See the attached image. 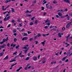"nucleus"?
<instances>
[{"mask_svg":"<svg viewBox=\"0 0 72 72\" xmlns=\"http://www.w3.org/2000/svg\"><path fill=\"white\" fill-rule=\"evenodd\" d=\"M5 46H6V44H4L3 45H2V46H1V48H4Z\"/></svg>","mask_w":72,"mask_h":72,"instance_id":"nucleus-11","label":"nucleus"},{"mask_svg":"<svg viewBox=\"0 0 72 72\" xmlns=\"http://www.w3.org/2000/svg\"><path fill=\"white\" fill-rule=\"evenodd\" d=\"M11 22H12V23H14V22H15V21L14 20H12Z\"/></svg>","mask_w":72,"mask_h":72,"instance_id":"nucleus-56","label":"nucleus"},{"mask_svg":"<svg viewBox=\"0 0 72 72\" xmlns=\"http://www.w3.org/2000/svg\"><path fill=\"white\" fill-rule=\"evenodd\" d=\"M17 39L15 38L14 39V41L15 42H17Z\"/></svg>","mask_w":72,"mask_h":72,"instance_id":"nucleus-24","label":"nucleus"},{"mask_svg":"<svg viewBox=\"0 0 72 72\" xmlns=\"http://www.w3.org/2000/svg\"><path fill=\"white\" fill-rule=\"evenodd\" d=\"M26 15L27 17H31V15H28V14H27Z\"/></svg>","mask_w":72,"mask_h":72,"instance_id":"nucleus-33","label":"nucleus"},{"mask_svg":"<svg viewBox=\"0 0 72 72\" xmlns=\"http://www.w3.org/2000/svg\"><path fill=\"white\" fill-rule=\"evenodd\" d=\"M11 2V0H9V1L6 0L5 1V2L6 3H8V2Z\"/></svg>","mask_w":72,"mask_h":72,"instance_id":"nucleus-18","label":"nucleus"},{"mask_svg":"<svg viewBox=\"0 0 72 72\" xmlns=\"http://www.w3.org/2000/svg\"><path fill=\"white\" fill-rule=\"evenodd\" d=\"M47 24L48 26H49L50 24V23L48 22L47 24Z\"/></svg>","mask_w":72,"mask_h":72,"instance_id":"nucleus-48","label":"nucleus"},{"mask_svg":"<svg viewBox=\"0 0 72 72\" xmlns=\"http://www.w3.org/2000/svg\"><path fill=\"white\" fill-rule=\"evenodd\" d=\"M71 49L72 50V47H71L70 49V50H69V51L70 52V51H71Z\"/></svg>","mask_w":72,"mask_h":72,"instance_id":"nucleus-52","label":"nucleus"},{"mask_svg":"<svg viewBox=\"0 0 72 72\" xmlns=\"http://www.w3.org/2000/svg\"><path fill=\"white\" fill-rule=\"evenodd\" d=\"M15 58L14 59H13L12 60V62H15L16 61V60H15Z\"/></svg>","mask_w":72,"mask_h":72,"instance_id":"nucleus-47","label":"nucleus"},{"mask_svg":"<svg viewBox=\"0 0 72 72\" xmlns=\"http://www.w3.org/2000/svg\"><path fill=\"white\" fill-rule=\"evenodd\" d=\"M42 35L43 36V37H45V36H46V35L45 34H42Z\"/></svg>","mask_w":72,"mask_h":72,"instance_id":"nucleus-37","label":"nucleus"},{"mask_svg":"<svg viewBox=\"0 0 72 72\" xmlns=\"http://www.w3.org/2000/svg\"><path fill=\"white\" fill-rule=\"evenodd\" d=\"M4 54V52H2L0 53V57H1V56H3V55Z\"/></svg>","mask_w":72,"mask_h":72,"instance_id":"nucleus-17","label":"nucleus"},{"mask_svg":"<svg viewBox=\"0 0 72 72\" xmlns=\"http://www.w3.org/2000/svg\"><path fill=\"white\" fill-rule=\"evenodd\" d=\"M27 32L28 34H30V33H32V32H31L30 31H28Z\"/></svg>","mask_w":72,"mask_h":72,"instance_id":"nucleus-41","label":"nucleus"},{"mask_svg":"<svg viewBox=\"0 0 72 72\" xmlns=\"http://www.w3.org/2000/svg\"><path fill=\"white\" fill-rule=\"evenodd\" d=\"M16 64H17V63H15V64H14L12 65L11 67H13V66H15V65H16Z\"/></svg>","mask_w":72,"mask_h":72,"instance_id":"nucleus-27","label":"nucleus"},{"mask_svg":"<svg viewBox=\"0 0 72 72\" xmlns=\"http://www.w3.org/2000/svg\"><path fill=\"white\" fill-rule=\"evenodd\" d=\"M16 53H17V52L16 51L15 53H14L13 55H16Z\"/></svg>","mask_w":72,"mask_h":72,"instance_id":"nucleus-44","label":"nucleus"},{"mask_svg":"<svg viewBox=\"0 0 72 72\" xmlns=\"http://www.w3.org/2000/svg\"><path fill=\"white\" fill-rule=\"evenodd\" d=\"M56 18H59V16L58 15H56Z\"/></svg>","mask_w":72,"mask_h":72,"instance_id":"nucleus-55","label":"nucleus"},{"mask_svg":"<svg viewBox=\"0 0 72 72\" xmlns=\"http://www.w3.org/2000/svg\"><path fill=\"white\" fill-rule=\"evenodd\" d=\"M8 40L9 39H8V37H7L6 39H3V41L4 42H6V41H8Z\"/></svg>","mask_w":72,"mask_h":72,"instance_id":"nucleus-3","label":"nucleus"},{"mask_svg":"<svg viewBox=\"0 0 72 72\" xmlns=\"http://www.w3.org/2000/svg\"><path fill=\"white\" fill-rule=\"evenodd\" d=\"M66 29V28H65V27H63V28H62V31H65V30Z\"/></svg>","mask_w":72,"mask_h":72,"instance_id":"nucleus-26","label":"nucleus"},{"mask_svg":"<svg viewBox=\"0 0 72 72\" xmlns=\"http://www.w3.org/2000/svg\"><path fill=\"white\" fill-rule=\"evenodd\" d=\"M62 1L66 3H68L69 4L70 3V1H69V0H62Z\"/></svg>","mask_w":72,"mask_h":72,"instance_id":"nucleus-4","label":"nucleus"},{"mask_svg":"<svg viewBox=\"0 0 72 72\" xmlns=\"http://www.w3.org/2000/svg\"><path fill=\"white\" fill-rule=\"evenodd\" d=\"M28 39V37H24V38H23L22 39V41H24V40H27Z\"/></svg>","mask_w":72,"mask_h":72,"instance_id":"nucleus-5","label":"nucleus"},{"mask_svg":"<svg viewBox=\"0 0 72 72\" xmlns=\"http://www.w3.org/2000/svg\"><path fill=\"white\" fill-rule=\"evenodd\" d=\"M33 22H31L30 23V25H31V26H32V25H33Z\"/></svg>","mask_w":72,"mask_h":72,"instance_id":"nucleus-40","label":"nucleus"},{"mask_svg":"<svg viewBox=\"0 0 72 72\" xmlns=\"http://www.w3.org/2000/svg\"><path fill=\"white\" fill-rule=\"evenodd\" d=\"M10 26H11V25L10 24H9L7 26V28H9V27H10Z\"/></svg>","mask_w":72,"mask_h":72,"instance_id":"nucleus-42","label":"nucleus"},{"mask_svg":"<svg viewBox=\"0 0 72 72\" xmlns=\"http://www.w3.org/2000/svg\"><path fill=\"white\" fill-rule=\"evenodd\" d=\"M44 28H45L46 29V28H48V26H45L44 27Z\"/></svg>","mask_w":72,"mask_h":72,"instance_id":"nucleus-49","label":"nucleus"},{"mask_svg":"<svg viewBox=\"0 0 72 72\" xmlns=\"http://www.w3.org/2000/svg\"><path fill=\"white\" fill-rule=\"evenodd\" d=\"M25 13H29V11H28V10H27L26 11V12H25Z\"/></svg>","mask_w":72,"mask_h":72,"instance_id":"nucleus-62","label":"nucleus"},{"mask_svg":"<svg viewBox=\"0 0 72 72\" xmlns=\"http://www.w3.org/2000/svg\"><path fill=\"white\" fill-rule=\"evenodd\" d=\"M72 23V22H69L66 26V28H69V27H70V26L71 24Z\"/></svg>","mask_w":72,"mask_h":72,"instance_id":"nucleus-1","label":"nucleus"},{"mask_svg":"<svg viewBox=\"0 0 72 72\" xmlns=\"http://www.w3.org/2000/svg\"><path fill=\"white\" fill-rule=\"evenodd\" d=\"M29 58H30V57H27L26 58V60H29Z\"/></svg>","mask_w":72,"mask_h":72,"instance_id":"nucleus-30","label":"nucleus"},{"mask_svg":"<svg viewBox=\"0 0 72 72\" xmlns=\"http://www.w3.org/2000/svg\"><path fill=\"white\" fill-rule=\"evenodd\" d=\"M10 46V44L9 43H8L7 44V46L9 47Z\"/></svg>","mask_w":72,"mask_h":72,"instance_id":"nucleus-51","label":"nucleus"},{"mask_svg":"<svg viewBox=\"0 0 72 72\" xmlns=\"http://www.w3.org/2000/svg\"><path fill=\"white\" fill-rule=\"evenodd\" d=\"M9 59V57H8V56H7L4 58L3 59L4 60H6L7 59Z\"/></svg>","mask_w":72,"mask_h":72,"instance_id":"nucleus-10","label":"nucleus"},{"mask_svg":"<svg viewBox=\"0 0 72 72\" xmlns=\"http://www.w3.org/2000/svg\"><path fill=\"white\" fill-rule=\"evenodd\" d=\"M52 30H53L54 31H55L57 30V29L55 28H53V29H52Z\"/></svg>","mask_w":72,"mask_h":72,"instance_id":"nucleus-59","label":"nucleus"},{"mask_svg":"<svg viewBox=\"0 0 72 72\" xmlns=\"http://www.w3.org/2000/svg\"><path fill=\"white\" fill-rule=\"evenodd\" d=\"M17 21L18 22H21V21H20V19H18Z\"/></svg>","mask_w":72,"mask_h":72,"instance_id":"nucleus-38","label":"nucleus"},{"mask_svg":"<svg viewBox=\"0 0 72 72\" xmlns=\"http://www.w3.org/2000/svg\"><path fill=\"white\" fill-rule=\"evenodd\" d=\"M33 59L34 60H37V58L36 57H35L33 58Z\"/></svg>","mask_w":72,"mask_h":72,"instance_id":"nucleus-23","label":"nucleus"},{"mask_svg":"<svg viewBox=\"0 0 72 72\" xmlns=\"http://www.w3.org/2000/svg\"><path fill=\"white\" fill-rule=\"evenodd\" d=\"M19 71H20V70L19 69L17 70L16 71H17V72H19Z\"/></svg>","mask_w":72,"mask_h":72,"instance_id":"nucleus-58","label":"nucleus"},{"mask_svg":"<svg viewBox=\"0 0 72 72\" xmlns=\"http://www.w3.org/2000/svg\"><path fill=\"white\" fill-rule=\"evenodd\" d=\"M45 62H46V61H43L42 62V63L44 64V63H45Z\"/></svg>","mask_w":72,"mask_h":72,"instance_id":"nucleus-61","label":"nucleus"},{"mask_svg":"<svg viewBox=\"0 0 72 72\" xmlns=\"http://www.w3.org/2000/svg\"><path fill=\"white\" fill-rule=\"evenodd\" d=\"M53 4H57V2L54 1L53 2Z\"/></svg>","mask_w":72,"mask_h":72,"instance_id":"nucleus-43","label":"nucleus"},{"mask_svg":"<svg viewBox=\"0 0 72 72\" xmlns=\"http://www.w3.org/2000/svg\"><path fill=\"white\" fill-rule=\"evenodd\" d=\"M24 57V56L22 55H21L20 56V57H21V58H22V57Z\"/></svg>","mask_w":72,"mask_h":72,"instance_id":"nucleus-34","label":"nucleus"},{"mask_svg":"<svg viewBox=\"0 0 72 72\" xmlns=\"http://www.w3.org/2000/svg\"><path fill=\"white\" fill-rule=\"evenodd\" d=\"M67 44L66 47H67V46H69V44H68V43H65L66 45H67Z\"/></svg>","mask_w":72,"mask_h":72,"instance_id":"nucleus-31","label":"nucleus"},{"mask_svg":"<svg viewBox=\"0 0 72 72\" xmlns=\"http://www.w3.org/2000/svg\"><path fill=\"white\" fill-rule=\"evenodd\" d=\"M29 49V48H27V50H24V52L25 54H26L27 53V51H28Z\"/></svg>","mask_w":72,"mask_h":72,"instance_id":"nucleus-6","label":"nucleus"},{"mask_svg":"<svg viewBox=\"0 0 72 72\" xmlns=\"http://www.w3.org/2000/svg\"><path fill=\"white\" fill-rule=\"evenodd\" d=\"M70 36V34H68V36L66 37V41H68V37Z\"/></svg>","mask_w":72,"mask_h":72,"instance_id":"nucleus-9","label":"nucleus"},{"mask_svg":"<svg viewBox=\"0 0 72 72\" xmlns=\"http://www.w3.org/2000/svg\"><path fill=\"white\" fill-rule=\"evenodd\" d=\"M8 12V11H7L6 12H4L3 13V14H5V13H7V12Z\"/></svg>","mask_w":72,"mask_h":72,"instance_id":"nucleus-54","label":"nucleus"},{"mask_svg":"<svg viewBox=\"0 0 72 72\" xmlns=\"http://www.w3.org/2000/svg\"><path fill=\"white\" fill-rule=\"evenodd\" d=\"M58 12H63V10H57Z\"/></svg>","mask_w":72,"mask_h":72,"instance_id":"nucleus-20","label":"nucleus"},{"mask_svg":"<svg viewBox=\"0 0 72 72\" xmlns=\"http://www.w3.org/2000/svg\"><path fill=\"white\" fill-rule=\"evenodd\" d=\"M68 14H67L66 15V16H61V18H65V17H68Z\"/></svg>","mask_w":72,"mask_h":72,"instance_id":"nucleus-8","label":"nucleus"},{"mask_svg":"<svg viewBox=\"0 0 72 72\" xmlns=\"http://www.w3.org/2000/svg\"><path fill=\"white\" fill-rule=\"evenodd\" d=\"M58 15L60 16V17H61V16H62V14H61V13L60 12H59L58 13Z\"/></svg>","mask_w":72,"mask_h":72,"instance_id":"nucleus-15","label":"nucleus"},{"mask_svg":"<svg viewBox=\"0 0 72 72\" xmlns=\"http://www.w3.org/2000/svg\"><path fill=\"white\" fill-rule=\"evenodd\" d=\"M10 16H9L6 19V17H5L4 19V21H8L9 19H10Z\"/></svg>","mask_w":72,"mask_h":72,"instance_id":"nucleus-2","label":"nucleus"},{"mask_svg":"<svg viewBox=\"0 0 72 72\" xmlns=\"http://www.w3.org/2000/svg\"><path fill=\"white\" fill-rule=\"evenodd\" d=\"M33 40V38H30V40H29V41H32V40Z\"/></svg>","mask_w":72,"mask_h":72,"instance_id":"nucleus-36","label":"nucleus"},{"mask_svg":"<svg viewBox=\"0 0 72 72\" xmlns=\"http://www.w3.org/2000/svg\"><path fill=\"white\" fill-rule=\"evenodd\" d=\"M26 46L28 47V44H27L26 46H25L24 47H22V49H27V47H26Z\"/></svg>","mask_w":72,"mask_h":72,"instance_id":"nucleus-7","label":"nucleus"},{"mask_svg":"<svg viewBox=\"0 0 72 72\" xmlns=\"http://www.w3.org/2000/svg\"><path fill=\"white\" fill-rule=\"evenodd\" d=\"M22 35L23 36H27L28 35L27 33H22Z\"/></svg>","mask_w":72,"mask_h":72,"instance_id":"nucleus-14","label":"nucleus"},{"mask_svg":"<svg viewBox=\"0 0 72 72\" xmlns=\"http://www.w3.org/2000/svg\"><path fill=\"white\" fill-rule=\"evenodd\" d=\"M67 17V21H69V20H70V17L69 16H68Z\"/></svg>","mask_w":72,"mask_h":72,"instance_id":"nucleus-22","label":"nucleus"},{"mask_svg":"<svg viewBox=\"0 0 72 72\" xmlns=\"http://www.w3.org/2000/svg\"><path fill=\"white\" fill-rule=\"evenodd\" d=\"M19 47V45H18L15 47V48L16 49H17Z\"/></svg>","mask_w":72,"mask_h":72,"instance_id":"nucleus-28","label":"nucleus"},{"mask_svg":"<svg viewBox=\"0 0 72 72\" xmlns=\"http://www.w3.org/2000/svg\"><path fill=\"white\" fill-rule=\"evenodd\" d=\"M65 11V12H67L68 11V10L67 9V8H66L65 9V10L64 11H63V12L64 11Z\"/></svg>","mask_w":72,"mask_h":72,"instance_id":"nucleus-39","label":"nucleus"},{"mask_svg":"<svg viewBox=\"0 0 72 72\" xmlns=\"http://www.w3.org/2000/svg\"><path fill=\"white\" fill-rule=\"evenodd\" d=\"M35 17H33L32 19L31 20L32 21H33L34 20V19H35Z\"/></svg>","mask_w":72,"mask_h":72,"instance_id":"nucleus-29","label":"nucleus"},{"mask_svg":"<svg viewBox=\"0 0 72 72\" xmlns=\"http://www.w3.org/2000/svg\"><path fill=\"white\" fill-rule=\"evenodd\" d=\"M50 21H49V20L47 19V20L46 21L45 23H47L48 22H49Z\"/></svg>","mask_w":72,"mask_h":72,"instance_id":"nucleus-32","label":"nucleus"},{"mask_svg":"<svg viewBox=\"0 0 72 72\" xmlns=\"http://www.w3.org/2000/svg\"><path fill=\"white\" fill-rule=\"evenodd\" d=\"M66 58H67V56H66V57L63 58L62 59V61H64V60H65V59Z\"/></svg>","mask_w":72,"mask_h":72,"instance_id":"nucleus-16","label":"nucleus"},{"mask_svg":"<svg viewBox=\"0 0 72 72\" xmlns=\"http://www.w3.org/2000/svg\"><path fill=\"white\" fill-rule=\"evenodd\" d=\"M37 37V35H36L35 37H34L35 39H36V38Z\"/></svg>","mask_w":72,"mask_h":72,"instance_id":"nucleus-64","label":"nucleus"},{"mask_svg":"<svg viewBox=\"0 0 72 72\" xmlns=\"http://www.w3.org/2000/svg\"><path fill=\"white\" fill-rule=\"evenodd\" d=\"M37 36H38V37H41V34L40 33H38L37 35Z\"/></svg>","mask_w":72,"mask_h":72,"instance_id":"nucleus-19","label":"nucleus"},{"mask_svg":"<svg viewBox=\"0 0 72 72\" xmlns=\"http://www.w3.org/2000/svg\"><path fill=\"white\" fill-rule=\"evenodd\" d=\"M35 45H37V44H38V41H35Z\"/></svg>","mask_w":72,"mask_h":72,"instance_id":"nucleus-46","label":"nucleus"},{"mask_svg":"<svg viewBox=\"0 0 72 72\" xmlns=\"http://www.w3.org/2000/svg\"><path fill=\"white\" fill-rule=\"evenodd\" d=\"M40 56H41V55H38V59H39Z\"/></svg>","mask_w":72,"mask_h":72,"instance_id":"nucleus-53","label":"nucleus"},{"mask_svg":"<svg viewBox=\"0 0 72 72\" xmlns=\"http://www.w3.org/2000/svg\"><path fill=\"white\" fill-rule=\"evenodd\" d=\"M42 10H44V7H42Z\"/></svg>","mask_w":72,"mask_h":72,"instance_id":"nucleus-45","label":"nucleus"},{"mask_svg":"<svg viewBox=\"0 0 72 72\" xmlns=\"http://www.w3.org/2000/svg\"><path fill=\"white\" fill-rule=\"evenodd\" d=\"M58 37H62V35H61V33H58Z\"/></svg>","mask_w":72,"mask_h":72,"instance_id":"nucleus-13","label":"nucleus"},{"mask_svg":"<svg viewBox=\"0 0 72 72\" xmlns=\"http://www.w3.org/2000/svg\"><path fill=\"white\" fill-rule=\"evenodd\" d=\"M45 42H46V40H44L43 42H41V44H42L43 46H44L45 45Z\"/></svg>","mask_w":72,"mask_h":72,"instance_id":"nucleus-12","label":"nucleus"},{"mask_svg":"<svg viewBox=\"0 0 72 72\" xmlns=\"http://www.w3.org/2000/svg\"><path fill=\"white\" fill-rule=\"evenodd\" d=\"M69 60L68 59H67L65 61L66 62H68Z\"/></svg>","mask_w":72,"mask_h":72,"instance_id":"nucleus-63","label":"nucleus"},{"mask_svg":"<svg viewBox=\"0 0 72 72\" xmlns=\"http://www.w3.org/2000/svg\"><path fill=\"white\" fill-rule=\"evenodd\" d=\"M4 42L3 41L2 42H0V44H2L4 43Z\"/></svg>","mask_w":72,"mask_h":72,"instance_id":"nucleus-60","label":"nucleus"},{"mask_svg":"<svg viewBox=\"0 0 72 72\" xmlns=\"http://www.w3.org/2000/svg\"><path fill=\"white\" fill-rule=\"evenodd\" d=\"M22 67L21 66L19 67V69L20 70L21 69H22Z\"/></svg>","mask_w":72,"mask_h":72,"instance_id":"nucleus-57","label":"nucleus"},{"mask_svg":"<svg viewBox=\"0 0 72 72\" xmlns=\"http://www.w3.org/2000/svg\"><path fill=\"white\" fill-rule=\"evenodd\" d=\"M49 4H50V2H49L48 3L46 4V6H47Z\"/></svg>","mask_w":72,"mask_h":72,"instance_id":"nucleus-50","label":"nucleus"},{"mask_svg":"<svg viewBox=\"0 0 72 72\" xmlns=\"http://www.w3.org/2000/svg\"><path fill=\"white\" fill-rule=\"evenodd\" d=\"M37 23H38V21L36 20L35 22V24H37Z\"/></svg>","mask_w":72,"mask_h":72,"instance_id":"nucleus-25","label":"nucleus"},{"mask_svg":"<svg viewBox=\"0 0 72 72\" xmlns=\"http://www.w3.org/2000/svg\"><path fill=\"white\" fill-rule=\"evenodd\" d=\"M11 12H12L13 13H14V8H11Z\"/></svg>","mask_w":72,"mask_h":72,"instance_id":"nucleus-21","label":"nucleus"},{"mask_svg":"<svg viewBox=\"0 0 72 72\" xmlns=\"http://www.w3.org/2000/svg\"><path fill=\"white\" fill-rule=\"evenodd\" d=\"M49 9H52L53 6H50V7L49 8Z\"/></svg>","mask_w":72,"mask_h":72,"instance_id":"nucleus-35","label":"nucleus"}]
</instances>
